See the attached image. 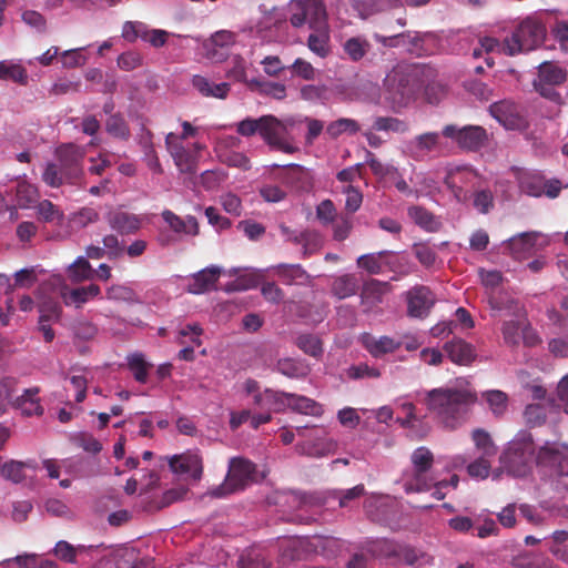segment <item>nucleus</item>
I'll use <instances>...</instances> for the list:
<instances>
[{
    "label": "nucleus",
    "instance_id": "obj_37",
    "mask_svg": "<svg viewBox=\"0 0 568 568\" xmlns=\"http://www.w3.org/2000/svg\"><path fill=\"white\" fill-rule=\"evenodd\" d=\"M162 217L164 222L170 226V229L175 233L191 235H195L197 233V222L194 216H187L185 220H183L172 211L164 210L162 212Z\"/></svg>",
    "mask_w": 568,
    "mask_h": 568
},
{
    "label": "nucleus",
    "instance_id": "obj_54",
    "mask_svg": "<svg viewBox=\"0 0 568 568\" xmlns=\"http://www.w3.org/2000/svg\"><path fill=\"white\" fill-rule=\"evenodd\" d=\"M471 439L480 456H494L496 454V446L494 445L490 435L484 429H475L471 433Z\"/></svg>",
    "mask_w": 568,
    "mask_h": 568
},
{
    "label": "nucleus",
    "instance_id": "obj_58",
    "mask_svg": "<svg viewBox=\"0 0 568 568\" xmlns=\"http://www.w3.org/2000/svg\"><path fill=\"white\" fill-rule=\"evenodd\" d=\"M395 405L405 413V417L398 418V423L405 428L414 427L419 419L415 414V405L409 399V396L397 398Z\"/></svg>",
    "mask_w": 568,
    "mask_h": 568
},
{
    "label": "nucleus",
    "instance_id": "obj_7",
    "mask_svg": "<svg viewBox=\"0 0 568 568\" xmlns=\"http://www.w3.org/2000/svg\"><path fill=\"white\" fill-rule=\"evenodd\" d=\"M546 37L545 26L535 18H527L519 23L508 38V55L530 51L540 45Z\"/></svg>",
    "mask_w": 568,
    "mask_h": 568
},
{
    "label": "nucleus",
    "instance_id": "obj_3",
    "mask_svg": "<svg viewBox=\"0 0 568 568\" xmlns=\"http://www.w3.org/2000/svg\"><path fill=\"white\" fill-rule=\"evenodd\" d=\"M296 124L297 119L294 115L278 119L273 114H265L260 118L248 116L237 122L236 132L244 138L258 134L272 150L293 154L297 146L288 139V134Z\"/></svg>",
    "mask_w": 568,
    "mask_h": 568
},
{
    "label": "nucleus",
    "instance_id": "obj_13",
    "mask_svg": "<svg viewBox=\"0 0 568 568\" xmlns=\"http://www.w3.org/2000/svg\"><path fill=\"white\" fill-rule=\"evenodd\" d=\"M444 139L442 132H425L406 141L403 145V152L416 161H423L430 153H439L446 149Z\"/></svg>",
    "mask_w": 568,
    "mask_h": 568
},
{
    "label": "nucleus",
    "instance_id": "obj_11",
    "mask_svg": "<svg viewBox=\"0 0 568 568\" xmlns=\"http://www.w3.org/2000/svg\"><path fill=\"white\" fill-rule=\"evenodd\" d=\"M478 173L469 165H450L447 168L444 183L458 203H466L470 196L468 189L479 183Z\"/></svg>",
    "mask_w": 568,
    "mask_h": 568
},
{
    "label": "nucleus",
    "instance_id": "obj_16",
    "mask_svg": "<svg viewBox=\"0 0 568 568\" xmlns=\"http://www.w3.org/2000/svg\"><path fill=\"white\" fill-rule=\"evenodd\" d=\"M277 547L281 566H286L295 560H305L313 554L311 539L303 537L278 538Z\"/></svg>",
    "mask_w": 568,
    "mask_h": 568
},
{
    "label": "nucleus",
    "instance_id": "obj_43",
    "mask_svg": "<svg viewBox=\"0 0 568 568\" xmlns=\"http://www.w3.org/2000/svg\"><path fill=\"white\" fill-rule=\"evenodd\" d=\"M126 362L130 371L133 373L135 381L141 384L146 383L149 377V369L153 365L146 362L144 355L139 352L129 354L126 356Z\"/></svg>",
    "mask_w": 568,
    "mask_h": 568
},
{
    "label": "nucleus",
    "instance_id": "obj_31",
    "mask_svg": "<svg viewBox=\"0 0 568 568\" xmlns=\"http://www.w3.org/2000/svg\"><path fill=\"white\" fill-rule=\"evenodd\" d=\"M142 221L141 216L124 211L111 212L108 216L111 229L122 234L136 232L141 227Z\"/></svg>",
    "mask_w": 568,
    "mask_h": 568
},
{
    "label": "nucleus",
    "instance_id": "obj_5",
    "mask_svg": "<svg viewBox=\"0 0 568 568\" xmlns=\"http://www.w3.org/2000/svg\"><path fill=\"white\" fill-rule=\"evenodd\" d=\"M434 462L433 453L425 446H420L412 453V469L405 471L400 478L406 494L429 491L434 476L429 471Z\"/></svg>",
    "mask_w": 568,
    "mask_h": 568
},
{
    "label": "nucleus",
    "instance_id": "obj_29",
    "mask_svg": "<svg viewBox=\"0 0 568 568\" xmlns=\"http://www.w3.org/2000/svg\"><path fill=\"white\" fill-rule=\"evenodd\" d=\"M513 315L511 320L504 322L501 332L505 343L517 345L521 341V332L526 325V315L518 305L515 306Z\"/></svg>",
    "mask_w": 568,
    "mask_h": 568
},
{
    "label": "nucleus",
    "instance_id": "obj_40",
    "mask_svg": "<svg viewBox=\"0 0 568 568\" xmlns=\"http://www.w3.org/2000/svg\"><path fill=\"white\" fill-rule=\"evenodd\" d=\"M275 274L287 285H300L307 282V274L298 264H280L272 267Z\"/></svg>",
    "mask_w": 568,
    "mask_h": 568
},
{
    "label": "nucleus",
    "instance_id": "obj_52",
    "mask_svg": "<svg viewBox=\"0 0 568 568\" xmlns=\"http://www.w3.org/2000/svg\"><path fill=\"white\" fill-rule=\"evenodd\" d=\"M106 298L115 302L125 303H140V298L136 293L126 285L115 284L106 288Z\"/></svg>",
    "mask_w": 568,
    "mask_h": 568
},
{
    "label": "nucleus",
    "instance_id": "obj_57",
    "mask_svg": "<svg viewBox=\"0 0 568 568\" xmlns=\"http://www.w3.org/2000/svg\"><path fill=\"white\" fill-rule=\"evenodd\" d=\"M473 207L480 214H487L494 207V194L489 189L476 190L471 196Z\"/></svg>",
    "mask_w": 568,
    "mask_h": 568
},
{
    "label": "nucleus",
    "instance_id": "obj_15",
    "mask_svg": "<svg viewBox=\"0 0 568 568\" xmlns=\"http://www.w3.org/2000/svg\"><path fill=\"white\" fill-rule=\"evenodd\" d=\"M489 113L506 130L521 131L527 128L523 109L510 100H501L490 104Z\"/></svg>",
    "mask_w": 568,
    "mask_h": 568
},
{
    "label": "nucleus",
    "instance_id": "obj_6",
    "mask_svg": "<svg viewBox=\"0 0 568 568\" xmlns=\"http://www.w3.org/2000/svg\"><path fill=\"white\" fill-rule=\"evenodd\" d=\"M384 85L386 89L385 99L390 109L395 111L406 106L417 90L415 77L404 67L394 68L387 73Z\"/></svg>",
    "mask_w": 568,
    "mask_h": 568
},
{
    "label": "nucleus",
    "instance_id": "obj_1",
    "mask_svg": "<svg viewBox=\"0 0 568 568\" xmlns=\"http://www.w3.org/2000/svg\"><path fill=\"white\" fill-rule=\"evenodd\" d=\"M476 402V394L466 379L426 393L428 409L448 428H455Z\"/></svg>",
    "mask_w": 568,
    "mask_h": 568
},
{
    "label": "nucleus",
    "instance_id": "obj_9",
    "mask_svg": "<svg viewBox=\"0 0 568 568\" xmlns=\"http://www.w3.org/2000/svg\"><path fill=\"white\" fill-rule=\"evenodd\" d=\"M257 479L256 467L245 458L234 457L230 460L229 473L223 485L217 487L213 495L222 497L226 494L243 489L250 481Z\"/></svg>",
    "mask_w": 568,
    "mask_h": 568
},
{
    "label": "nucleus",
    "instance_id": "obj_45",
    "mask_svg": "<svg viewBox=\"0 0 568 568\" xmlns=\"http://www.w3.org/2000/svg\"><path fill=\"white\" fill-rule=\"evenodd\" d=\"M393 254L392 251H379L377 253L364 254L357 258V265L371 274H378L382 272L384 258Z\"/></svg>",
    "mask_w": 568,
    "mask_h": 568
},
{
    "label": "nucleus",
    "instance_id": "obj_19",
    "mask_svg": "<svg viewBox=\"0 0 568 568\" xmlns=\"http://www.w3.org/2000/svg\"><path fill=\"white\" fill-rule=\"evenodd\" d=\"M240 272L241 268L237 267H232L225 271L221 266L210 265L191 276L190 283L187 284V291L192 294L206 293L215 288V284L222 274L236 276Z\"/></svg>",
    "mask_w": 568,
    "mask_h": 568
},
{
    "label": "nucleus",
    "instance_id": "obj_8",
    "mask_svg": "<svg viewBox=\"0 0 568 568\" xmlns=\"http://www.w3.org/2000/svg\"><path fill=\"white\" fill-rule=\"evenodd\" d=\"M567 70L557 63L544 61L538 65L537 77L532 80L534 89L545 99L560 103L561 94L556 87L566 82Z\"/></svg>",
    "mask_w": 568,
    "mask_h": 568
},
{
    "label": "nucleus",
    "instance_id": "obj_53",
    "mask_svg": "<svg viewBox=\"0 0 568 568\" xmlns=\"http://www.w3.org/2000/svg\"><path fill=\"white\" fill-rule=\"evenodd\" d=\"M365 163L368 164L372 172L381 179H388L398 175V169L396 166L388 163H382L371 151H366Z\"/></svg>",
    "mask_w": 568,
    "mask_h": 568
},
{
    "label": "nucleus",
    "instance_id": "obj_38",
    "mask_svg": "<svg viewBox=\"0 0 568 568\" xmlns=\"http://www.w3.org/2000/svg\"><path fill=\"white\" fill-rule=\"evenodd\" d=\"M286 406L305 415L321 416L323 414V407L321 404L308 397L292 393H287Z\"/></svg>",
    "mask_w": 568,
    "mask_h": 568
},
{
    "label": "nucleus",
    "instance_id": "obj_60",
    "mask_svg": "<svg viewBox=\"0 0 568 568\" xmlns=\"http://www.w3.org/2000/svg\"><path fill=\"white\" fill-rule=\"evenodd\" d=\"M17 202L21 207H30L38 199V190L34 185L21 181L17 185Z\"/></svg>",
    "mask_w": 568,
    "mask_h": 568
},
{
    "label": "nucleus",
    "instance_id": "obj_21",
    "mask_svg": "<svg viewBox=\"0 0 568 568\" xmlns=\"http://www.w3.org/2000/svg\"><path fill=\"white\" fill-rule=\"evenodd\" d=\"M568 460V445L546 442L537 447L536 466L564 471L562 464Z\"/></svg>",
    "mask_w": 568,
    "mask_h": 568
},
{
    "label": "nucleus",
    "instance_id": "obj_24",
    "mask_svg": "<svg viewBox=\"0 0 568 568\" xmlns=\"http://www.w3.org/2000/svg\"><path fill=\"white\" fill-rule=\"evenodd\" d=\"M434 295L426 286H415L407 292V312L412 317L423 318L434 305Z\"/></svg>",
    "mask_w": 568,
    "mask_h": 568
},
{
    "label": "nucleus",
    "instance_id": "obj_4",
    "mask_svg": "<svg viewBox=\"0 0 568 568\" xmlns=\"http://www.w3.org/2000/svg\"><path fill=\"white\" fill-rule=\"evenodd\" d=\"M537 446L527 430H519L500 455L503 468L514 477H525L536 465Z\"/></svg>",
    "mask_w": 568,
    "mask_h": 568
},
{
    "label": "nucleus",
    "instance_id": "obj_62",
    "mask_svg": "<svg viewBox=\"0 0 568 568\" xmlns=\"http://www.w3.org/2000/svg\"><path fill=\"white\" fill-rule=\"evenodd\" d=\"M216 156L219 158L220 162L229 166L239 168L242 170H248L251 168L248 158L244 153L237 152L235 150L220 152L216 154Z\"/></svg>",
    "mask_w": 568,
    "mask_h": 568
},
{
    "label": "nucleus",
    "instance_id": "obj_35",
    "mask_svg": "<svg viewBox=\"0 0 568 568\" xmlns=\"http://www.w3.org/2000/svg\"><path fill=\"white\" fill-rule=\"evenodd\" d=\"M274 371L288 378H303L308 375L310 367L302 359L284 357L277 361Z\"/></svg>",
    "mask_w": 568,
    "mask_h": 568
},
{
    "label": "nucleus",
    "instance_id": "obj_47",
    "mask_svg": "<svg viewBox=\"0 0 568 568\" xmlns=\"http://www.w3.org/2000/svg\"><path fill=\"white\" fill-rule=\"evenodd\" d=\"M0 79L12 80L13 82L26 84L28 81V74L26 69L20 63L12 61H1Z\"/></svg>",
    "mask_w": 568,
    "mask_h": 568
},
{
    "label": "nucleus",
    "instance_id": "obj_39",
    "mask_svg": "<svg viewBox=\"0 0 568 568\" xmlns=\"http://www.w3.org/2000/svg\"><path fill=\"white\" fill-rule=\"evenodd\" d=\"M387 291V284L376 280H372L364 284L361 298L366 310H371L375 305L382 303L383 296Z\"/></svg>",
    "mask_w": 568,
    "mask_h": 568
},
{
    "label": "nucleus",
    "instance_id": "obj_41",
    "mask_svg": "<svg viewBox=\"0 0 568 568\" xmlns=\"http://www.w3.org/2000/svg\"><path fill=\"white\" fill-rule=\"evenodd\" d=\"M396 0H353V8L363 19L394 7Z\"/></svg>",
    "mask_w": 568,
    "mask_h": 568
},
{
    "label": "nucleus",
    "instance_id": "obj_22",
    "mask_svg": "<svg viewBox=\"0 0 568 568\" xmlns=\"http://www.w3.org/2000/svg\"><path fill=\"white\" fill-rule=\"evenodd\" d=\"M236 37L227 30L216 31L210 39L202 43L203 55L212 62H222L227 55L230 48L235 44Z\"/></svg>",
    "mask_w": 568,
    "mask_h": 568
},
{
    "label": "nucleus",
    "instance_id": "obj_34",
    "mask_svg": "<svg viewBox=\"0 0 568 568\" xmlns=\"http://www.w3.org/2000/svg\"><path fill=\"white\" fill-rule=\"evenodd\" d=\"M287 393L275 392L270 388L256 393L254 405L266 412H278L286 406Z\"/></svg>",
    "mask_w": 568,
    "mask_h": 568
},
{
    "label": "nucleus",
    "instance_id": "obj_32",
    "mask_svg": "<svg viewBox=\"0 0 568 568\" xmlns=\"http://www.w3.org/2000/svg\"><path fill=\"white\" fill-rule=\"evenodd\" d=\"M192 85L204 97L225 99L230 92L226 82L215 83L204 75L196 74L192 78Z\"/></svg>",
    "mask_w": 568,
    "mask_h": 568
},
{
    "label": "nucleus",
    "instance_id": "obj_64",
    "mask_svg": "<svg viewBox=\"0 0 568 568\" xmlns=\"http://www.w3.org/2000/svg\"><path fill=\"white\" fill-rule=\"evenodd\" d=\"M368 49V42L361 37L351 38L344 43V50L353 61L361 60Z\"/></svg>",
    "mask_w": 568,
    "mask_h": 568
},
{
    "label": "nucleus",
    "instance_id": "obj_26",
    "mask_svg": "<svg viewBox=\"0 0 568 568\" xmlns=\"http://www.w3.org/2000/svg\"><path fill=\"white\" fill-rule=\"evenodd\" d=\"M509 41L506 38L503 42L493 37H483L478 39V45L471 51L474 59L484 58L487 65H494L493 54L508 55Z\"/></svg>",
    "mask_w": 568,
    "mask_h": 568
},
{
    "label": "nucleus",
    "instance_id": "obj_14",
    "mask_svg": "<svg viewBox=\"0 0 568 568\" xmlns=\"http://www.w3.org/2000/svg\"><path fill=\"white\" fill-rule=\"evenodd\" d=\"M547 243V237L539 232H524L504 241L503 246L504 252H507L513 258L521 261Z\"/></svg>",
    "mask_w": 568,
    "mask_h": 568
},
{
    "label": "nucleus",
    "instance_id": "obj_55",
    "mask_svg": "<svg viewBox=\"0 0 568 568\" xmlns=\"http://www.w3.org/2000/svg\"><path fill=\"white\" fill-rule=\"evenodd\" d=\"M408 216L420 227L427 231H434L438 226V222L432 213L420 206H412L408 209Z\"/></svg>",
    "mask_w": 568,
    "mask_h": 568
},
{
    "label": "nucleus",
    "instance_id": "obj_49",
    "mask_svg": "<svg viewBox=\"0 0 568 568\" xmlns=\"http://www.w3.org/2000/svg\"><path fill=\"white\" fill-rule=\"evenodd\" d=\"M488 408L495 416H503L508 408V397L506 393L497 389H491L483 393Z\"/></svg>",
    "mask_w": 568,
    "mask_h": 568
},
{
    "label": "nucleus",
    "instance_id": "obj_27",
    "mask_svg": "<svg viewBox=\"0 0 568 568\" xmlns=\"http://www.w3.org/2000/svg\"><path fill=\"white\" fill-rule=\"evenodd\" d=\"M444 351L449 359L457 365L468 366L476 358L474 346L462 338H454L445 343Z\"/></svg>",
    "mask_w": 568,
    "mask_h": 568
},
{
    "label": "nucleus",
    "instance_id": "obj_46",
    "mask_svg": "<svg viewBox=\"0 0 568 568\" xmlns=\"http://www.w3.org/2000/svg\"><path fill=\"white\" fill-rule=\"evenodd\" d=\"M42 179L52 187H59L64 182H74L77 180L75 178H67L65 169L59 163H48L42 173Z\"/></svg>",
    "mask_w": 568,
    "mask_h": 568
},
{
    "label": "nucleus",
    "instance_id": "obj_33",
    "mask_svg": "<svg viewBox=\"0 0 568 568\" xmlns=\"http://www.w3.org/2000/svg\"><path fill=\"white\" fill-rule=\"evenodd\" d=\"M393 501L388 495L372 494L365 499L364 508L372 520L383 521Z\"/></svg>",
    "mask_w": 568,
    "mask_h": 568
},
{
    "label": "nucleus",
    "instance_id": "obj_51",
    "mask_svg": "<svg viewBox=\"0 0 568 568\" xmlns=\"http://www.w3.org/2000/svg\"><path fill=\"white\" fill-rule=\"evenodd\" d=\"M358 131H359L358 123L355 120L348 119V118H341L336 121L331 122L326 126V133L332 139H336L344 133L355 134Z\"/></svg>",
    "mask_w": 568,
    "mask_h": 568
},
{
    "label": "nucleus",
    "instance_id": "obj_28",
    "mask_svg": "<svg viewBox=\"0 0 568 568\" xmlns=\"http://www.w3.org/2000/svg\"><path fill=\"white\" fill-rule=\"evenodd\" d=\"M362 343L366 351L376 358L393 353L402 346V341L389 336L376 337L371 334H364L362 336Z\"/></svg>",
    "mask_w": 568,
    "mask_h": 568
},
{
    "label": "nucleus",
    "instance_id": "obj_42",
    "mask_svg": "<svg viewBox=\"0 0 568 568\" xmlns=\"http://www.w3.org/2000/svg\"><path fill=\"white\" fill-rule=\"evenodd\" d=\"M358 281L354 275L344 274L334 278L332 283V293L339 300L351 297L356 294Z\"/></svg>",
    "mask_w": 568,
    "mask_h": 568
},
{
    "label": "nucleus",
    "instance_id": "obj_18",
    "mask_svg": "<svg viewBox=\"0 0 568 568\" xmlns=\"http://www.w3.org/2000/svg\"><path fill=\"white\" fill-rule=\"evenodd\" d=\"M50 283L52 286H57L59 288V295L65 305L75 306L77 308L81 307L90 300L98 297L101 293L100 287L95 284L71 290L64 284L63 278L60 275H52Z\"/></svg>",
    "mask_w": 568,
    "mask_h": 568
},
{
    "label": "nucleus",
    "instance_id": "obj_61",
    "mask_svg": "<svg viewBox=\"0 0 568 568\" xmlns=\"http://www.w3.org/2000/svg\"><path fill=\"white\" fill-rule=\"evenodd\" d=\"M106 132L118 139L126 140L130 136V129L123 116L111 115L105 123Z\"/></svg>",
    "mask_w": 568,
    "mask_h": 568
},
{
    "label": "nucleus",
    "instance_id": "obj_17",
    "mask_svg": "<svg viewBox=\"0 0 568 568\" xmlns=\"http://www.w3.org/2000/svg\"><path fill=\"white\" fill-rule=\"evenodd\" d=\"M165 148L173 159L178 170L184 174H194L196 171V154L180 141L175 133H168L165 136Z\"/></svg>",
    "mask_w": 568,
    "mask_h": 568
},
{
    "label": "nucleus",
    "instance_id": "obj_48",
    "mask_svg": "<svg viewBox=\"0 0 568 568\" xmlns=\"http://www.w3.org/2000/svg\"><path fill=\"white\" fill-rule=\"evenodd\" d=\"M459 477L456 474L450 475L449 479H437L435 476L432 477V497L436 500L444 499L447 494L455 490L458 487Z\"/></svg>",
    "mask_w": 568,
    "mask_h": 568
},
{
    "label": "nucleus",
    "instance_id": "obj_23",
    "mask_svg": "<svg viewBox=\"0 0 568 568\" xmlns=\"http://www.w3.org/2000/svg\"><path fill=\"white\" fill-rule=\"evenodd\" d=\"M337 442L327 437L324 428H315L310 438L298 445V452L312 457H323L335 452Z\"/></svg>",
    "mask_w": 568,
    "mask_h": 568
},
{
    "label": "nucleus",
    "instance_id": "obj_50",
    "mask_svg": "<svg viewBox=\"0 0 568 568\" xmlns=\"http://www.w3.org/2000/svg\"><path fill=\"white\" fill-rule=\"evenodd\" d=\"M151 31L152 29L143 22L126 21L122 27V37L129 42H134L139 38L145 42Z\"/></svg>",
    "mask_w": 568,
    "mask_h": 568
},
{
    "label": "nucleus",
    "instance_id": "obj_63",
    "mask_svg": "<svg viewBox=\"0 0 568 568\" xmlns=\"http://www.w3.org/2000/svg\"><path fill=\"white\" fill-rule=\"evenodd\" d=\"M373 129L376 131H393L397 133L408 132V125L404 121L390 116L376 118Z\"/></svg>",
    "mask_w": 568,
    "mask_h": 568
},
{
    "label": "nucleus",
    "instance_id": "obj_36",
    "mask_svg": "<svg viewBox=\"0 0 568 568\" xmlns=\"http://www.w3.org/2000/svg\"><path fill=\"white\" fill-rule=\"evenodd\" d=\"M311 541L312 552L326 558L338 556L345 547V541L335 537H315Z\"/></svg>",
    "mask_w": 568,
    "mask_h": 568
},
{
    "label": "nucleus",
    "instance_id": "obj_59",
    "mask_svg": "<svg viewBox=\"0 0 568 568\" xmlns=\"http://www.w3.org/2000/svg\"><path fill=\"white\" fill-rule=\"evenodd\" d=\"M239 568H271V565L266 564L262 550L252 548L240 557Z\"/></svg>",
    "mask_w": 568,
    "mask_h": 568
},
{
    "label": "nucleus",
    "instance_id": "obj_20",
    "mask_svg": "<svg viewBox=\"0 0 568 568\" xmlns=\"http://www.w3.org/2000/svg\"><path fill=\"white\" fill-rule=\"evenodd\" d=\"M171 470L185 478L199 480L203 471V460L199 450H187L168 458Z\"/></svg>",
    "mask_w": 568,
    "mask_h": 568
},
{
    "label": "nucleus",
    "instance_id": "obj_56",
    "mask_svg": "<svg viewBox=\"0 0 568 568\" xmlns=\"http://www.w3.org/2000/svg\"><path fill=\"white\" fill-rule=\"evenodd\" d=\"M89 47L90 45H88V48ZM85 50L87 47H81L63 51L60 54L63 68L72 69L84 65L89 59L85 53Z\"/></svg>",
    "mask_w": 568,
    "mask_h": 568
},
{
    "label": "nucleus",
    "instance_id": "obj_10",
    "mask_svg": "<svg viewBox=\"0 0 568 568\" xmlns=\"http://www.w3.org/2000/svg\"><path fill=\"white\" fill-rule=\"evenodd\" d=\"M442 135L466 151H478L488 140L486 129L480 125L447 124L443 128Z\"/></svg>",
    "mask_w": 568,
    "mask_h": 568
},
{
    "label": "nucleus",
    "instance_id": "obj_30",
    "mask_svg": "<svg viewBox=\"0 0 568 568\" xmlns=\"http://www.w3.org/2000/svg\"><path fill=\"white\" fill-rule=\"evenodd\" d=\"M39 387H30L14 398L12 407L19 409L26 416L42 415L43 407L40 404Z\"/></svg>",
    "mask_w": 568,
    "mask_h": 568
},
{
    "label": "nucleus",
    "instance_id": "obj_2",
    "mask_svg": "<svg viewBox=\"0 0 568 568\" xmlns=\"http://www.w3.org/2000/svg\"><path fill=\"white\" fill-rule=\"evenodd\" d=\"M290 22L300 28L307 23L312 32L307 48L317 57L326 58L331 52V34L323 0H292Z\"/></svg>",
    "mask_w": 568,
    "mask_h": 568
},
{
    "label": "nucleus",
    "instance_id": "obj_44",
    "mask_svg": "<svg viewBox=\"0 0 568 568\" xmlns=\"http://www.w3.org/2000/svg\"><path fill=\"white\" fill-rule=\"evenodd\" d=\"M68 274L72 282L80 283L94 277V270L88 260L79 256L72 264L68 266Z\"/></svg>",
    "mask_w": 568,
    "mask_h": 568
},
{
    "label": "nucleus",
    "instance_id": "obj_25",
    "mask_svg": "<svg viewBox=\"0 0 568 568\" xmlns=\"http://www.w3.org/2000/svg\"><path fill=\"white\" fill-rule=\"evenodd\" d=\"M55 154L58 163L65 169V176L79 179L82 174L80 162L84 155L83 150L73 143H69L60 145Z\"/></svg>",
    "mask_w": 568,
    "mask_h": 568
},
{
    "label": "nucleus",
    "instance_id": "obj_12",
    "mask_svg": "<svg viewBox=\"0 0 568 568\" xmlns=\"http://www.w3.org/2000/svg\"><path fill=\"white\" fill-rule=\"evenodd\" d=\"M518 185L523 193L539 197H557L561 190V183L558 180H545V176L535 170H520L517 174Z\"/></svg>",
    "mask_w": 568,
    "mask_h": 568
}]
</instances>
